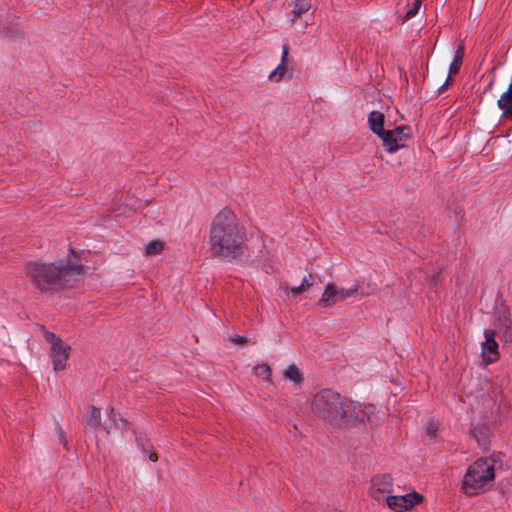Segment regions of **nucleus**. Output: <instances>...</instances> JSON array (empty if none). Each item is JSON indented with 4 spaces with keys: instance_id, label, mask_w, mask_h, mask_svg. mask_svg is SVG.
<instances>
[{
    "instance_id": "obj_14",
    "label": "nucleus",
    "mask_w": 512,
    "mask_h": 512,
    "mask_svg": "<svg viewBox=\"0 0 512 512\" xmlns=\"http://www.w3.org/2000/svg\"><path fill=\"white\" fill-rule=\"evenodd\" d=\"M350 404V414H352V417L350 419V422H353L355 419H358L357 413L362 412L363 414L370 417L374 411L375 407L370 404H361V403H353L349 402Z\"/></svg>"
},
{
    "instance_id": "obj_4",
    "label": "nucleus",
    "mask_w": 512,
    "mask_h": 512,
    "mask_svg": "<svg viewBox=\"0 0 512 512\" xmlns=\"http://www.w3.org/2000/svg\"><path fill=\"white\" fill-rule=\"evenodd\" d=\"M311 411L319 418L332 425L350 423V404L331 390L323 389L316 393L310 403Z\"/></svg>"
},
{
    "instance_id": "obj_2",
    "label": "nucleus",
    "mask_w": 512,
    "mask_h": 512,
    "mask_svg": "<svg viewBox=\"0 0 512 512\" xmlns=\"http://www.w3.org/2000/svg\"><path fill=\"white\" fill-rule=\"evenodd\" d=\"M83 273L81 265L57 261L53 263L30 262L26 266V274L31 283L41 292L58 290Z\"/></svg>"
},
{
    "instance_id": "obj_9",
    "label": "nucleus",
    "mask_w": 512,
    "mask_h": 512,
    "mask_svg": "<svg viewBox=\"0 0 512 512\" xmlns=\"http://www.w3.org/2000/svg\"><path fill=\"white\" fill-rule=\"evenodd\" d=\"M495 336V330L486 329L484 331L485 340L481 343V355L486 363H493L499 359V346Z\"/></svg>"
},
{
    "instance_id": "obj_6",
    "label": "nucleus",
    "mask_w": 512,
    "mask_h": 512,
    "mask_svg": "<svg viewBox=\"0 0 512 512\" xmlns=\"http://www.w3.org/2000/svg\"><path fill=\"white\" fill-rule=\"evenodd\" d=\"M411 129L408 126H399L387 130L382 140L383 146L389 153H394L405 146V141L410 137Z\"/></svg>"
},
{
    "instance_id": "obj_29",
    "label": "nucleus",
    "mask_w": 512,
    "mask_h": 512,
    "mask_svg": "<svg viewBox=\"0 0 512 512\" xmlns=\"http://www.w3.org/2000/svg\"><path fill=\"white\" fill-rule=\"evenodd\" d=\"M119 421L125 423V421L121 417H119Z\"/></svg>"
},
{
    "instance_id": "obj_16",
    "label": "nucleus",
    "mask_w": 512,
    "mask_h": 512,
    "mask_svg": "<svg viewBox=\"0 0 512 512\" xmlns=\"http://www.w3.org/2000/svg\"><path fill=\"white\" fill-rule=\"evenodd\" d=\"M284 377L287 380H290L294 383H301L303 381V375L294 364L287 367V369L284 371Z\"/></svg>"
},
{
    "instance_id": "obj_25",
    "label": "nucleus",
    "mask_w": 512,
    "mask_h": 512,
    "mask_svg": "<svg viewBox=\"0 0 512 512\" xmlns=\"http://www.w3.org/2000/svg\"><path fill=\"white\" fill-rule=\"evenodd\" d=\"M143 453L146 454L152 462H156L158 460L157 454L148 448L143 447Z\"/></svg>"
},
{
    "instance_id": "obj_12",
    "label": "nucleus",
    "mask_w": 512,
    "mask_h": 512,
    "mask_svg": "<svg viewBox=\"0 0 512 512\" xmlns=\"http://www.w3.org/2000/svg\"><path fill=\"white\" fill-rule=\"evenodd\" d=\"M315 283L314 276L312 274H307L303 277L302 282L299 286L289 287L286 283L282 284L280 288L285 293H290L294 297L306 292L310 287H312Z\"/></svg>"
},
{
    "instance_id": "obj_8",
    "label": "nucleus",
    "mask_w": 512,
    "mask_h": 512,
    "mask_svg": "<svg viewBox=\"0 0 512 512\" xmlns=\"http://www.w3.org/2000/svg\"><path fill=\"white\" fill-rule=\"evenodd\" d=\"M393 492V478L391 475L380 474L371 479L370 494L376 501H385V497L392 495Z\"/></svg>"
},
{
    "instance_id": "obj_1",
    "label": "nucleus",
    "mask_w": 512,
    "mask_h": 512,
    "mask_svg": "<svg viewBox=\"0 0 512 512\" xmlns=\"http://www.w3.org/2000/svg\"><path fill=\"white\" fill-rule=\"evenodd\" d=\"M244 231L230 209H222L210 228V249L213 255L232 260L243 254Z\"/></svg>"
},
{
    "instance_id": "obj_22",
    "label": "nucleus",
    "mask_w": 512,
    "mask_h": 512,
    "mask_svg": "<svg viewBox=\"0 0 512 512\" xmlns=\"http://www.w3.org/2000/svg\"><path fill=\"white\" fill-rule=\"evenodd\" d=\"M463 56H464V44L460 43L459 46L457 47L456 51H455L454 59L456 60V62H461L462 63Z\"/></svg>"
},
{
    "instance_id": "obj_21",
    "label": "nucleus",
    "mask_w": 512,
    "mask_h": 512,
    "mask_svg": "<svg viewBox=\"0 0 512 512\" xmlns=\"http://www.w3.org/2000/svg\"><path fill=\"white\" fill-rule=\"evenodd\" d=\"M438 431V424L434 421H430L427 423L425 428V435L429 438V440H433L436 437Z\"/></svg>"
},
{
    "instance_id": "obj_20",
    "label": "nucleus",
    "mask_w": 512,
    "mask_h": 512,
    "mask_svg": "<svg viewBox=\"0 0 512 512\" xmlns=\"http://www.w3.org/2000/svg\"><path fill=\"white\" fill-rule=\"evenodd\" d=\"M421 5H422V0H414L411 7L405 13L404 19L408 20V19L413 18L419 12Z\"/></svg>"
},
{
    "instance_id": "obj_15",
    "label": "nucleus",
    "mask_w": 512,
    "mask_h": 512,
    "mask_svg": "<svg viewBox=\"0 0 512 512\" xmlns=\"http://www.w3.org/2000/svg\"><path fill=\"white\" fill-rule=\"evenodd\" d=\"M253 374L262 382L272 383V371L268 364L256 365L253 368Z\"/></svg>"
},
{
    "instance_id": "obj_13",
    "label": "nucleus",
    "mask_w": 512,
    "mask_h": 512,
    "mask_svg": "<svg viewBox=\"0 0 512 512\" xmlns=\"http://www.w3.org/2000/svg\"><path fill=\"white\" fill-rule=\"evenodd\" d=\"M288 51H289L288 45L285 44L282 49L280 64L268 76L270 81L279 82L285 75L286 70H287L285 62H286V58L288 56Z\"/></svg>"
},
{
    "instance_id": "obj_17",
    "label": "nucleus",
    "mask_w": 512,
    "mask_h": 512,
    "mask_svg": "<svg viewBox=\"0 0 512 512\" xmlns=\"http://www.w3.org/2000/svg\"><path fill=\"white\" fill-rule=\"evenodd\" d=\"M87 422L92 427L101 426V412L96 407H91L86 416Z\"/></svg>"
},
{
    "instance_id": "obj_10",
    "label": "nucleus",
    "mask_w": 512,
    "mask_h": 512,
    "mask_svg": "<svg viewBox=\"0 0 512 512\" xmlns=\"http://www.w3.org/2000/svg\"><path fill=\"white\" fill-rule=\"evenodd\" d=\"M70 346L63 341L54 343L50 348V357L52 359L55 371L64 370L69 357Z\"/></svg>"
},
{
    "instance_id": "obj_3",
    "label": "nucleus",
    "mask_w": 512,
    "mask_h": 512,
    "mask_svg": "<svg viewBox=\"0 0 512 512\" xmlns=\"http://www.w3.org/2000/svg\"><path fill=\"white\" fill-rule=\"evenodd\" d=\"M503 466V455L493 454L477 459L467 469L461 484V491L469 496L489 490L495 478V472Z\"/></svg>"
},
{
    "instance_id": "obj_23",
    "label": "nucleus",
    "mask_w": 512,
    "mask_h": 512,
    "mask_svg": "<svg viewBox=\"0 0 512 512\" xmlns=\"http://www.w3.org/2000/svg\"><path fill=\"white\" fill-rule=\"evenodd\" d=\"M44 337L47 342L51 343V346H54V343H56L58 341H62L54 333L48 332V331L45 332Z\"/></svg>"
},
{
    "instance_id": "obj_28",
    "label": "nucleus",
    "mask_w": 512,
    "mask_h": 512,
    "mask_svg": "<svg viewBox=\"0 0 512 512\" xmlns=\"http://www.w3.org/2000/svg\"><path fill=\"white\" fill-rule=\"evenodd\" d=\"M116 416H117V415H116V413L114 412V409H111V417H112L113 421L117 424V422H116V421H117V420H116Z\"/></svg>"
},
{
    "instance_id": "obj_27",
    "label": "nucleus",
    "mask_w": 512,
    "mask_h": 512,
    "mask_svg": "<svg viewBox=\"0 0 512 512\" xmlns=\"http://www.w3.org/2000/svg\"><path fill=\"white\" fill-rule=\"evenodd\" d=\"M506 335L509 339L512 340V326L510 321H506Z\"/></svg>"
},
{
    "instance_id": "obj_7",
    "label": "nucleus",
    "mask_w": 512,
    "mask_h": 512,
    "mask_svg": "<svg viewBox=\"0 0 512 512\" xmlns=\"http://www.w3.org/2000/svg\"><path fill=\"white\" fill-rule=\"evenodd\" d=\"M423 497L413 491L405 495H387L385 497L386 505L395 512H403L412 509L422 501Z\"/></svg>"
},
{
    "instance_id": "obj_26",
    "label": "nucleus",
    "mask_w": 512,
    "mask_h": 512,
    "mask_svg": "<svg viewBox=\"0 0 512 512\" xmlns=\"http://www.w3.org/2000/svg\"><path fill=\"white\" fill-rule=\"evenodd\" d=\"M231 341L236 344H242V343L246 342V338L239 336V335H235V336L231 337Z\"/></svg>"
},
{
    "instance_id": "obj_11",
    "label": "nucleus",
    "mask_w": 512,
    "mask_h": 512,
    "mask_svg": "<svg viewBox=\"0 0 512 512\" xmlns=\"http://www.w3.org/2000/svg\"><path fill=\"white\" fill-rule=\"evenodd\" d=\"M384 114L380 111H372L368 116V125L369 128L375 133L378 137L383 140L384 134L387 130L384 129Z\"/></svg>"
},
{
    "instance_id": "obj_5",
    "label": "nucleus",
    "mask_w": 512,
    "mask_h": 512,
    "mask_svg": "<svg viewBox=\"0 0 512 512\" xmlns=\"http://www.w3.org/2000/svg\"><path fill=\"white\" fill-rule=\"evenodd\" d=\"M358 290L359 286L357 284L348 289L342 287L338 288L334 284H328L326 285L318 304L322 307H330L337 302L344 301L347 298L354 296Z\"/></svg>"
},
{
    "instance_id": "obj_18",
    "label": "nucleus",
    "mask_w": 512,
    "mask_h": 512,
    "mask_svg": "<svg viewBox=\"0 0 512 512\" xmlns=\"http://www.w3.org/2000/svg\"><path fill=\"white\" fill-rule=\"evenodd\" d=\"M163 242L159 240H152L145 246L146 255H156L163 250Z\"/></svg>"
},
{
    "instance_id": "obj_19",
    "label": "nucleus",
    "mask_w": 512,
    "mask_h": 512,
    "mask_svg": "<svg viewBox=\"0 0 512 512\" xmlns=\"http://www.w3.org/2000/svg\"><path fill=\"white\" fill-rule=\"evenodd\" d=\"M310 8H311V5H310L309 1H307V0H296L295 4H294V7H293V14L296 17H299L303 13L309 11Z\"/></svg>"
},
{
    "instance_id": "obj_24",
    "label": "nucleus",
    "mask_w": 512,
    "mask_h": 512,
    "mask_svg": "<svg viewBox=\"0 0 512 512\" xmlns=\"http://www.w3.org/2000/svg\"><path fill=\"white\" fill-rule=\"evenodd\" d=\"M461 62H456L455 59H453V62L450 64L449 67V76L455 75L459 72Z\"/></svg>"
}]
</instances>
